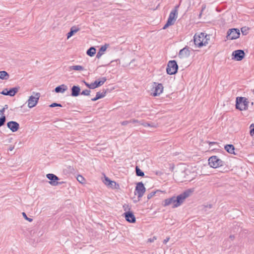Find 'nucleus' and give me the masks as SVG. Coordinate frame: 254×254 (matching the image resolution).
<instances>
[{"instance_id": "obj_17", "label": "nucleus", "mask_w": 254, "mask_h": 254, "mask_svg": "<svg viewBox=\"0 0 254 254\" xmlns=\"http://www.w3.org/2000/svg\"><path fill=\"white\" fill-rule=\"evenodd\" d=\"M190 56V51L189 48L186 47L183 49L181 50L179 53V57L180 58H188Z\"/></svg>"}, {"instance_id": "obj_6", "label": "nucleus", "mask_w": 254, "mask_h": 254, "mask_svg": "<svg viewBox=\"0 0 254 254\" xmlns=\"http://www.w3.org/2000/svg\"><path fill=\"white\" fill-rule=\"evenodd\" d=\"M240 30L237 28L230 29L227 31L226 38L228 40H234L240 37Z\"/></svg>"}, {"instance_id": "obj_26", "label": "nucleus", "mask_w": 254, "mask_h": 254, "mask_svg": "<svg viewBox=\"0 0 254 254\" xmlns=\"http://www.w3.org/2000/svg\"><path fill=\"white\" fill-rule=\"evenodd\" d=\"M9 75L5 71H0V79L2 80H7L9 78Z\"/></svg>"}, {"instance_id": "obj_11", "label": "nucleus", "mask_w": 254, "mask_h": 254, "mask_svg": "<svg viewBox=\"0 0 254 254\" xmlns=\"http://www.w3.org/2000/svg\"><path fill=\"white\" fill-rule=\"evenodd\" d=\"M233 59H234L237 61H240L243 59L245 57V52L242 50H235L232 53Z\"/></svg>"}, {"instance_id": "obj_37", "label": "nucleus", "mask_w": 254, "mask_h": 254, "mask_svg": "<svg viewBox=\"0 0 254 254\" xmlns=\"http://www.w3.org/2000/svg\"><path fill=\"white\" fill-rule=\"evenodd\" d=\"M50 107H52V108L55 107H62V105L61 104H58V103H53L51 104L50 105Z\"/></svg>"}, {"instance_id": "obj_42", "label": "nucleus", "mask_w": 254, "mask_h": 254, "mask_svg": "<svg viewBox=\"0 0 254 254\" xmlns=\"http://www.w3.org/2000/svg\"><path fill=\"white\" fill-rule=\"evenodd\" d=\"M85 85L90 89H92V83L89 84L85 81H83Z\"/></svg>"}, {"instance_id": "obj_22", "label": "nucleus", "mask_w": 254, "mask_h": 254, "mask_svg": "<svg viewBox=\"0 0 254 254\" xmlns=\"http://www.w3.org/2000/svg\"><path fill=\"white\" fill-rule=\"evenodd\" d=\"M80 30V28L76 26H72L70 29V31L67 34V39L71 37L74 34Z\"/></svg>"}, {"instance_id": "obj_14", "label": "nucleus", "mask_w": 254, "mask_h": 254, "mask_svg": "<svg viewBox=\"0 0 254 254\" xmlns=\"http://www.w3.org/2000/svg\"><path fill=\"white\" fill-rule=\"evenodd\" d=\"M7 127L12 132H16L19 128V124L15 121H10L7 123Z\"/></svg>"}, {"instance_id": "obj_21", "label": "nucleus", "mask_w": 254, "mask_h": 254, "mask_svg": "<svg viewBox=\"0 0 254 254\" xmlns=\"http://www.w3.org/2000/svg\"><path fill=\"white\" fill-rule=\"evenodd\" d=\"M109 45L105 44L104 46H101L99 51L97 53L96 58L100 59L101 57L103 55L104 52L107 50V47Z\"/></svg>"}, {"instance_id": "obj_7", "label": "nucleus", "mask_w": 254, "mask_h": 254, "mask_svg": "<svg viewBox=\"0 0 254 254\" xmlns=\"http://www.w3.org/2000/svg\"><path fill=\"white\" fill-rule=\"evenodd\" d=\"M145 188L142 182H138L136 184L135 190V194L137 195L138 197H141L145 192Z\"/></svg>"}, {"instance_id": "obj_3", "label": "nucleus", "mask_w": 254, "mask_h": 254, "mask_svg": "<svg viewBox=\"0 0 254 254\" xmlns=\"http://www.w3.org/2000/svg\"><path fill=\"white\" fill-rule=\"evenodd\" d=\"M193 192V189H188L183 193L178 195L176 197V206H180L185 201V200L189 197Z\"/></svg>"}, {"instance_id": "obj_49", "label": "nucleus", "mask_w": 254, "mask_h": 254, "mask_svg": "<svg viewBox=\"0 0 254 254\" xmlns=\"http://www.w3.org/2000/svg\"><path fill=\"white\" fill-rule=\"evenodd\" d=\"M229 238H230L232 240H234V235H230V237H229Z\"/></svg>"}, {"instance_id": "obj_32", "label": "nucleus", "mask_w": 254, "mask_h": 254, "mask_svg": "<svg viewBox=\"0 0 254 254\" xmlns=\"http://www.w3.org/2000/svg\"><path fill=\"white\" fill-rule=\"evenodd\" d=\"M111 180L109 179L108 177L106 176L104 177V179L103 180V183L107 186H108L109 184L111 183Z\"/></svg>"}, {"instance_id": "obj_27", "label": "nucleus", "mask_w": 254, "mask_h": 254, "mask_svg": "<svg viewBox=\"0 0 254 254\" xmlns=\"http://www.w3.org/2000/svg\"><path fill=\"white\" fill-rule=\"evenodd\" d=\"M69 70L81 71L84 70V67L82 66L79 65H72L69 67Z\"/></svg>"}, {"instance_id": "obj_48", "label": "nucleus", "mask_w": 254, "mask_h": 254, "mask_svg": "<svg viewBox=\"0 0 254 254\" xmlns=\"http://www.w3.org/2000/svg\"><path fill=\"white\" fill-rule=\"evenodd\" d=\"M3 109L5 110V109H8V105H5L4 107L3 108Z\"/></svg>"}, {"instance_id": "obj_28", "label": "nucleus", "mask_w": 254, "mask_h": 254, "mask_svg": "<svg viewBox=\"0 0 254 254\" xmlns=\"http://www.w3.org/2000/svg\"><path fill=\"white\" fill-rule=\"evenodd\" d=\"M96 53V49L91 47L89 49L87 50L86 52V54L90 57H93Z\"/></svg>"}, {"instance_id": "obj_15", "label": "nucleus", "mask_w": 254, "mask_h": 254, "mask_svg": "<svg viewBox=\"0 0 254 254\" xmlns=\"http://www.w3.org/2000/svg\"><path fill=\"white\" fill-rule=\"evenodd\" d=\"M155 84L154 91L152 93L154 96H157L159 95L161 93H162L163 91V86L161 83H156L155 82L154 83Z\"/></svg>"}, {"instance_id": "obj_24", "label": "nucleus", "mask_w": 254, "mask_h": 254, "mask_svg": "<svg viewBox=\"0 0 254 254\" xmlns=\"http://www.w3.org/2000/svg\"><path fill=\"white\" fill-rule=\"evenodd\" d=\"M225 149L229 153L235 154V147L232 144H227L225 146Z\"/></svg>"}, {"instance_id": "obj_9", "label": "nucleus", "mask_w": 254, "mask_h": 254, "mask_svg": "<svg viewBox=\"0 0 254 254\" xmlns=\"http://www.w3.org/2000/svg\"><path fill=\"white\" fill-rule=\"evenodd\" d=\"M40 97V93H37L35 96H31L28 100V106L30 108L35 107L39 100Z\"/></svg>"}, {"instance_id": "obj_29", "label": "nucleus", "mask_w": 254, "mask_h": 254, "mask_svg": "<svg viewBox=\"0 0 254 254\" xmlns=\"http://www.w3.org/2000/svg\"><path fill=\"white\" fill-rule=\"evenodd\" d=\"M135 172L137 176L143 177L144 176V172L142 171L137 166L135 167Z\"/></svg>"}, {"instance_id": "obj_34", "label": "nucleus", "mask_w": 254, "mask_h": 254, "mask_svg": "<svg viewBox=\"0 0 254 254\" xmlns=\"http://www.w3.org/2000/svg\"><path fill=\"white\" fill-rule=\"evenodd\" d=\"M250 128H251V130H250V133L251 136H254V124H252L251 125Z\"/></svg>"}, {"instance_id": "obj_44", "label": "nucleus", "mask_w": 254, "mask_h": 254, "mask_svg": "<svg viewBox=\"0 0 254 254\" xmlns=\"http://www.w3.org/2000/svg\"><path fill=\"white\" fill-rule=\"evenodd\" d=\"M169 240H170V238L169 237L166 238V239L164 240L163 243L164 244H166L169 241Z\"/></svg>"}, {"instance_id": "obj_25", "label": "nucleus", "mask_w": 254, "mask_h": 254, "mask_svg": "<svg viewBox=\"0 0 254 254\" xmlns=\"http://www.w3.org/2000/svg\"><path fill=\"white\" fill-rule=\"evenodd\" d=\"M136 218L132 211L128 210V222L135 223Z\"/></svg>"}, {"instance_id": "obj_52", "label": "nucleus", "mask_w": 254, "mask_h": 254, "mask_svg": "<svg viewBox=\"0 0 254 254\" xmlns=\"http://www.w3.org/2000/svg\"><path fill=\"white\" fill-rule=\"evenodd\" d=\"M126 122H126V121H125V122H123V123H122V124H123V125H126Z\"/></svg>"}, {"instance_id": "obj_8", "label": "nucleus", "mask_w": 254, "mask_h": 254, "mask_svg": "<svg viewBox=\"0 0 254 254\" xmlns=\"http://www.w3.org/2000/svg\"><path fill=\"white\" fill-rule=\"evenodd\" d=\"M47 178L50 180L49 183L53 186H57L59 185L62 184L63 182H59L58 181L60 179L55 175L53 174H48L46 175Z\"/></svg>"}, {"instance_id": "obj_19", "label": "nucleus", "mask_w": 254, "mask_h": 254, "mask_svg": "<svg viewBox=\"0 0 254 254\" xmlns=\"http://www.w3.org/2000/svg\"><path fill=\"white\" fill-rule=\"evenodd\" d=\"M80 94V88L79 86L73 85L71 88V96L77 97Z\"/></svg>"}, {"instance_id": "obj_50", "label": "nucleus", "mask_w": 254, "mask_h": 254, "mask_svg": "<svg viewBox=\"0 0 254 254\" xmlns=\"http://www.w3.org/2000/svg\"><path fill=\"white\" fill-rule=\"evenodd\" d=\"M215 143H216V142H209V144L210 145V144H215Z\"/></svg>"}, {"instance_id": "obj_5", "label": "nucleus", "mask_w": 254, "mask_h": 254, "mask_svg": "<svg viewBox=\"0 0 254 254\" xmlns=\"http://www.w3.org/2000/svg\"><path fill=\"white\" fill-rule=\"evenodd\" d=\"M178 69V65L176 61H170L167 64L166 71L167 74L169 75L175 74L177 72Z\"/></svg>"}, {"instance_id": "obj_51", "label": "nucleus", "mask_w": 254, "mask_h": 254, "mask_svg": "<svg viewBox=\"0 0 254 254\" xmlns=\"http://www.w3.org/2000/svg\"><path fill=\"white\" fill-rule=\"evenodd\" d=\"M7 91V88H5L4 89L2 92H6Z\"/></svg>"}, {"instance_id": "obj_12", "label": "nucleus", "mask_w": 254, "mask_h": 254, "mask_svg": "<svg viewBox=\"0 0 254 254\" xmlns=\"http://www.w3.org/2000/svg\"><path fill=\"white\" fill-rule=\"evenodd\" d=\"M176 196H174L170 198L166 199L163 201V205L164 206H167L168 205H169L170 204H173V208H176L178 207V206H176Z\"/></svg>"}, {"instance_id": "obj_20", "label": "nucleus", "mask_w": 254, "mask_h": 254, "mask_svg": "<svg viewBox=\"0 0 254 254\" xmlns=\"http://www.w3.org/2000/svg\"><path fill=\"white\" fill-rule=\"evenodd\" d=\"M67 90V86L65 84H62L60 86L56 87L55 89V91L56 93H64Z\"/></svg>"}, {"instance_id": "obj_18", "label": "nucleus", "mask_w": 254, "mask_h": 254, "mask_svg": "<svg viewBox=\"0 0 254 254\" xmlns=\"http://www.w3.org/2000/svg\"><path fill=\"white\" fill-rule=\"evenodd\" d=\"M19 87H14L10 89L9 90L7 89L6 92H1L0 93L4 95H8L10 96H14L15 94L18 92Z\"/></svg>"}, {"instance_id": "obj_47", "label": "nucleus", "mask_w": 254, "mask_h": 254, "mask_svg": "<svg viewBox=\"0 0 254 254\" xmlns=\"http://www.w3.org/2000/svg\"><path fill=\"white\" fill-rule=\"evenodd\" d=\"M14 148V146H10L9 147V148H8V150L10 151H11L13 150Z\"/></svg>"}, {"instance_id": "obj_13", "label": "nucleus", "mask_w": 254, "mask_h": 254, "mask_svg": "<svg viewBox=\"0 0 254 254\" xmlns=\"http://www.w3.org/2000/svg\"><path fill=\"white\" fill-rule=\"evenodd\" d=\"M129 123H132V124H135L137 123L138 125H141L145 127H155V125L154 123H148L144 122L143 121H138V120H131L129 121H128V124Z\"/></svg>"}, {"instance_id": "obj_2", "label": "nucleus", "mask_w": 254, "mask_h": 254, "mask_svg": "<svg viewBox=\"0 0 254 254\" xmlns=\"http://www.w3.org/2000/svg\"><path fill=\"white\" fill-rule=\"evenodd\" d=\"M249 103L246 98L238 97L236 98V108L240 111L247 110L248 109Z\"/></svg>"}, {"instance_id": "obj_31", "label": "nucleus", "mask_w": 254, "mask_h": 254, "mask_svg": "<svg viewBox=\"0 0 254 254\" xmlns=\"http://www.w3.org/2000/svg\"><path fill=\"white\" fill-rule=\"evenodd\" d=\"M243 35H246L248 33L249 28L246 27H243L241 29Z\"/></svg>"}, {"instance_id": "obj_23", "label": "nucleus", "mask_w": 254, "mask_h": 254, "mask_svg": "<svg viewBox=\"0 0 254 254\" xmlns=\"http://www.w3.org/2000/svg\"><path fill=\"white\" fill-rule=\"evenodd\" d=\"M106 93V91H105L104 90L102 92H97L96 96L94 98H92L91 101H96L99 99L103 98L105 96Z\"/></svg>"}, {"instance_id": "obj_39", "label": "nucleus", "mask_w": 254, "mask_h": 254, "mask_svg": "<svg viewBox=\"0 0 254 254\" xmlns=\"http://www.w3.org/2000/svg\"><path fill=\"white\" fill-rule=\"evenodd\" d=\"M156 191H152L147 195V199H151L156 193Z\"/></svg>"}, {"instance_id": "obj_41", "label": "nucleus", "mask_w": 254, "mask_h": 254, "mask_svg": "<svg viewBox=\"0 0 254 254\" xmlns=\"http://www.w3.org/2000/svg\"><path fill=\"white\" fill-rule=\"evenodd\" d=\"M124 207L125 208V212L123 214V216L125 217L126 221H127V211H126V208L125 207V205H124Z\"/></svg>"}, {"instance_id": "obj_4", "label": "nucleus", "mask_w": 254, "mask_h": 254, "mask_svg": "<svg viewBox=\"0 0 254 254\" xmlns=\"http://www.w3.org/2000/svg\"><path fill=\"white\" fill-rule=\"evenodd\" d=\"M208 164L211 167L216 168L223 166L224 165V162L220 159L218 156H212L209 158Z\"/></svg>"}, {"instance_id": "obj_38", "label": "nucleus", "mask_w": 254, "mask_h": 254, "mask_svg": "<svg viewBox=\"0 0 254 254\" xmlns=\"http://www.w3.org/2000/svg\"><path fill=\"white\" fill-rule=\"evenodd\" d=\"M22 215L23 216V217L27 220H28L29 222H32L33 219L32 218H28L26 213L25 212H22Z\"/></svg>"}, {"instance_id": "obj_30", "label": "nucleus", "mask_w": 254, "mask_h": 254, "mask_svg": "<svg viewBox=\"0 0 254 254\" xmlns=\"http://www.w3.org/2000/svg\"><path fill=\"white\" fill-rule=\"evenodd\" d=\"M6 122V117L5 116H2L0 118V127H2L4 125Z\"/></svg>"}, {"instance_id": "obj_45", "label": "nucleus", "mask_w": 254, "mask_h": 254, "mask_svg": "<svg viewBox=\"0 0 254 254\" xmlns=\"http://www.w3.org/2000/svg\"><path fill=\"white\" fill-rule=\"evenodd\" d=\"M4 110L2 108L0 110V114L2 116H4L3 115V113L4 112Z\"/></svg>"}, {"instance_id": "obj_35", "label": "nucleus", "mask_w": 254, "mask_h": 254, "mask_svg": "<svg viewBox=\"0 0 254 254\" xmlns=\"http://www.w3.org/2000/svg\"><path fill=\"white\" fill-rule=\"evenodd\" d=\"M77 180L79 183H82V184H83L84 183V181L85 180L84 178L81 175H78L77 177Z\"/></svg>"}, {"instance_id": "obj_33", "label": "nucleus", "mask_w": 254, "mask_h": 254, "mask_svg": "<svg viewBox=\"0 0 254 254\" xmlns=\"http://www.w3.org/2000/svg\"><path fill=\"white\" fill-rule=\"evenodd\" d=\"M91 92V91L88 89H85L83 90L81 93V95H85V96H89L90 95V93Z\"/></svg>"}, {"instance_id": "obj_53", "label": "nucleus", "mask_w": 254, "mask_h": 254, "mask_svg": "<svg viewBox=\"0 0 254 254\" xmlns=\"http://www.w3.org/2000/svg\"><path fill=\"white\" fill-rule=\"evenodd\" d=\"M209 207L211 208V205H209Z\"/></svg>"}, {"instance_id": "obj_36", "label": "nucleus", "mask_w": 254, "mask_h": 254, "mask_svg": "<svg viewBox=\"0 0 254 254\" xmlns=\"http://www.w3.org/2000/svg\"><path fill=\"white\" fill-rule=\"evenodd\" d=\"M116 183L115 181H112L111 183L109 184V185L108 187H110L112 189L116 188Z\"/></svg>"}, {"instance_id": "obj_46", "label": "nucleus", "mask_w": 254, "mask_h": 254, "mask_svg": "<svg viewBox=\"0 0 254 254\" xmlns=\"http://www.w3.org/2000/svg\"><path fill=\"white\" fill-rule=\"evenodd\" d=\"M155 239H156V238L155 237H154L153 239H149L148 241L151 243V242H154V240H155Z\"/></svg>"}, {"instance_id": "obj_43", "label": "nucleus", "mask_w": 254, "mask_h": 254, "mask_svg": "<svg viewBox=\"0 0 254 254\" xmlns=\"http://www.w3.org/2000/svg\"><path fill=\"white\" fill-rule=\"evenodd\" d=\"M172 24L171 23H169V22L167 21V23H166V24L164 26L163 29H166L168 27H169V26L170 25H172Z\"/></svg>"}, {"instance_id": "obj_16", "label": "nucleus", "mask_w": 254, "mask_h": 254, "mask_svg": "<svg viewBox=\"0 0 254 254\" xmlns=\"http://www.w3.org/2000/svg\"><path fill=\"white\" fill-rule=\"evenodd\" d=\"M106 80L107 78L105 77H102L98 80H96L94 82L92 83V89L101 86Z\"/></svg>"}, {"instance_id": "obj_40", "label": "nucleus", "mask_w": 254, "mask_h": 254, "mask_svg": "<svg viewBox=\"0 0 254 254\" xmlns=\"http://www.w3.org/2000/svg\"><path fill=\"white\" fill-rule=\"evenodd\" d=\"M136 61L134 60H133L129 64V65L131 66V68L133 67V66H135L136 65Z\"/></svg>"}, {"instance_id": "obj_1", "label": "nucleus", "mask_w": 254, "mask_h": 254, "mask_svg": "<svg viewBox=\"0 0 254 254\" xmlns=\"http://www.w3.org/2000/svg\"><path fill=\"white\" fill-rule=\"evenodd\" d=\"M207 35L204 33H200L199 34H195L193 37L194 43L195 46L200 48L203 46H205L208 44Z\"/></svg>"}, {"instance_id": "obj_10", "label": "nucleus", "mask_w": 254, "mask_h": 254, "mask_svg": "<svg viewBox=\"0 0 254 254\" xmlns=\"http://www.w3.org/2000/svg\"><path fill=\"white\" fill-rule=\"evenodd\" d=\"M179 5H177L175 6L174 9L172 10L169 16L167 21L169 23H171L172 25L174 24L176 19L177 18L178 15V8Z\"/></svg>"}]
</instances>
